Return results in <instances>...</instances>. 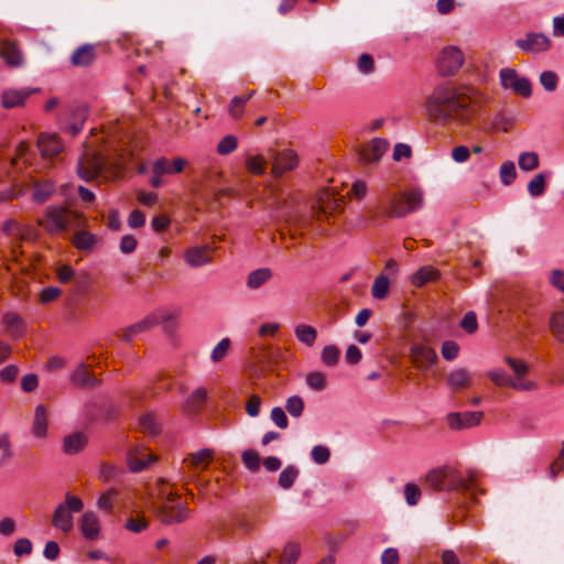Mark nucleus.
Returning a JSON list of instances; mask_svg holds the SVG:
<instances>
[{
  "instance_id": "obj_1",
  "label": "nucleus",
  "mask_w": 564,
  "mask_h": 564,
  "mask_svg": "<svg viewBox=\"0 0 564 564\" xmlns=\"http://www.w3.org/2000/svg\"><path fill=\"white\" fill-rule=\"evenodd\" d=\"M481 102L482 94L473 86L438 85L426 98L425 111L436 124L460 127L470 122Z\"/></svg>"
},
{
  "instance_id": "obj_2",
  "label": "nucleus",
  "mask_w": 564,
  "mask_h": 564,
  "mask_svg": "<svg viewBox=\"0 0 564 564\" xmlns=\"http://www.w3.org/2000/svg\"><path fill=\"white\" fill-rule=\"evenodd\" d=\"M477 473L468 469L466 476L448 466L430 470L425 476L426 484L436 490H474Z\"/></svg>"
},
{
  "instance_id": "obj_3",
  "label": "nucleus",
  "mask_w": 564,
  "mask_h": 564,
  "mask_svg": "<svg viewBox=\"0 0 564 564\" xmlns=\"http://www.w3.org/2000/svg\"><path fill=\"white\" fill-rule=\"evenodd\" d=\"M380 204L389 217L400 218L422 208L423 194L419 189H410L399 195L382 196Z\"/></svg>"
},
{
  "instance_id": "obj_4",
  "label": "nucleus",
  "mask_w": 564,
  "mask_h": 564,
  "mask_svg": "<svg viewBox=\"0 0 564 564\" xmlns=\"http://www.w3.org/2000/svg\"><path fill=\"white\" fill-rule=\"evenodd\" d=\"M84 508L82 499L66 494L65 500L58 503L53 512L52 525L63 533H69L74 528V513Z\"/></svg>"
},
{
  "instance_id": "obj_5",
  "label": "nucleus",
  "mask_w": 564,
  "mask_h": 564,
  "mask_svg": "<svg viewBox=\"0 0 564 564\" xmlns=\"http://www.w3.org/2000/svg\"><path fill=\"white\" fill-rule=\"evenodd\" d=\"M161 506H160V518L165 524H174L183 522L188 514L186 507L180 501L177 495L173 491H169L165 488H161L159 491Z\"/></svg>"
},
{
  "instance_id": "obj_6",
  "label": "nucleus",
  "mask_w": 564,
  "mask_h": 564,
  "mask_svg": "<svg viewBox=\"0 0 564 564\" xmlns=\"http://www.w3.org/2000/svg\"><path fill=\"white\" fill-rule=\"evenodd\" d=\"M464 62L463 51L458 46L447 45L442 48L436 58V69L441 76H454L459 72Z\"/></svg>"
},
{
  "instance_id": "obj_7",
  "label": "nucleus",
  "mask_w": 564,
  "mask_h": 564,
  "mask_svg": "<svg viewBox=\"0 0 564 564\" xmlns=\"http://www.w3.org/2000/svg\"><path fill=\"white\" fill-rule=\"evenodd\" d=\"M505 361L513 372V377H510L509 388L517 391H533L536 389V383L527 378L529 366L524 361L508 356L505 357Z\"/></svg>"
},
{
  "instance_id": "obj_8",
  "label": "nucleus",
  "mask_w": 564,
  "mask_h": 564,
  "mask_svg": "<svg viewBox=\"0 0 564 564\" xmlns=\"http://www.w3.org/2000/svg\"><path fill=\"white\" fill-rule=\"evenodd\" d=\"M500 85L503 89L529 97L531 95V84L528 78L520 76L514 68L505 67L499 70Z\"/></svg>"
},
{
  "instance_id": "obj_9",
  "label": "nucleus",
  "mask_w": 564,
  "mask_h": 564,
  "mask_svg": "<svg viewBox=\"0 0 564 564\" xmlns=\"http://www.w3.org/2000/svg\"><path fill=\"white\" fill-rule=\"evenodd\" d=\"M106 166L104 159L95 151L88 149L79 159L77 172L80 178L88 182L100 175Z\"/></svg>"
},
{
  "instance_id": "obj_10",
  "label": "nucleus",
  "mask_w": 564,
  "mask_h": 564,
  "mask_svg": "<svg viewBox=\"0 0 564 564\" xmlns=\"http://www.w3.org/2000/svg\"><path fill=\"white\" fill-rule=\"evenodd\" d=\"M69 213L66 208L59 206H48L44 218L39 224L50 234H58L67 229L69 224Z\"/></svg>"
},
{
  "instance_id": "obj_11",
  "label": "nucleus",
  "mask_w": 564,
  "mask_h": 564,
  "mask_svg": "<svg viewBox=\"0 0 564 564\" xmlns=\"http://www.w3.org/2000/svg\"><path fill=\"white\" fill-rule=\"evenodd\" d=\"M186 163V160L182 158H176L173 161H169L166 158L158 159L152 165V177L150 180L151 185L156 188L162 186L163 175L181 173Z\"/></svg>"
},
{
  "instance_id": "obj_12",
  "label": "nucleus",
  "mask_w": 564,
  "mask_h": 564,
  "mask_svg": "<svg viewBox=\"0 0 564 564\" xmlns=\"http://www.w3.org/2000/svg\"><path fill=\"white\" fill-rule=\"evenodd\" d=\"M269 159L272 163L271 173L274 177L282 176L285 172L292 171L299 164L296 153L290 149L282 150L281 152L270 151Z\"/></svg>"
},
{
  "instance_id": "obj_13",
  "label": "nucleus",
  "mask_w": 564,
  "mask_h": 564,
  "mask_svg": "<svg viewBox=\"0 0 564 564\" xmlns=\"http://www.w3.org/2000/svg\"><path fill=\"white\" fill-rule=\"evenodd\" d=\"M516 45L525 53L539 54L550 48L551 41L544 33L528 32L523 37L516 40Z\"/></svg>"
},
{
  "instance_id": "obj_14",
  "label": "nucleus",
  "mask_w": 564,
  "mask_h": 564,
  "mask_svg": "<svg viewBox=\"0 0 564 564\" xmlns=\"http://www.w3.org/2000/svg\"><path fill=\"white\" fill-rule=\"evenodd\" d=\"M482 416L481 411L452 412L446 415V422L451 430L460 431L478 426Z\"/></svg>"
},
{
  "instance_id": "obj_15",
  "label": "nucleus",
  "mask_w": 564,
  "mask_h": 564,
  "mask_svg": "<svg viewBox=\"0 0 564 564\" xmlns=\"http://www.w3.org/2000/svg\"><path fill=\"white\" fill-rule=\"evenodd\" d=\"M412 362L420 370H426L437 361L436 351L424 344H413L410 348Z\"/></svg>"
},
{
  "instance_id": "obj_16",
  "label": "nucleus",
  "mask_w": 564,
  "mask_h": 564,
  "mask_svg": "<svg viewBox=\"0 0 564 564\" xmlns=\"http://www.w3.org/2000/svg\"><path fill=\"white\" fill-rule=\"evenodd\" d=\"M37 148L43 159L51 160L63 151V144L56 133H41L37 139Z\"/></svg>"
},
{
  "instance_id": "obj_17",
  "label": "nucleus",
  "mask_w": 564,
  "mask_h": 564,
  "mask_svg": "<svg viewBox=\"0 0 564 564\" xmlns=\"http://www.w3.org/2000/svg\"><path fill=\"white\" fill-rule=\"evenodd\" d=\"M37 89L33 88H7L1 94V106L6 109H12L23 106L25 100Z\"/></svg>"
},
{
  "instance_id": "obj_18",
  "label": "nucleus",
  "mask_w": 564,
  "mask_h": 564,
  "mask_svg": "<svg viewBox=\"0 0 564 564\" xmlns=\"http://www.w3.org/2000/svg\"><path fill=\"white\" fill-rule=\"evenodd\" d=\"M79 530L86 540H97L101 530L98 516L94 511L84 512L79 519Z\"/></svg>"
},
{
  "instance_id": "obj_19",
  "label": "nucleus",
  "mask_w": 564,
  "mask_h": 564,
  "mask_svg": "<svg viewBox=\"0 0 564 564\" xmlns=\"http://www.w3.org/2000/svg\"><path fill=\"white\" fill-rule=\"evenodd\" d=\"M128 464L132 471H141L155 460V457L143 446H135L128 453Z\"/></svg>"
},
{
  "instance_id": "obj_20",
  "label": "nucleus",
  "mask_w": 564,
  "mask_h": 564,
  "mask_svg": "<svg viewBox=\"0 0 564 564\" xmlns=\"http://www.w3.org/2000/svg\"><path fill=\"white\" fill-rule=\"evenodd\" d=\"M155 315L153 312L148 314L144 318L140 319L139 322L126 327L122 330L121 339L124 341H131L134 339L139 334L148 332L149 329L153 328L158 325Z\"/></svg>"
},
{
  "instance_id": "obj_21",
  "label": "nucleus",
  "mask_w": 564,
  "mask_h": 564,
  "mask_svg": "<svg viewBox=\"0 0 564 564\" xmlns=\"http://www.w3.org/2000/svg\"><path fill=\"white\" fill-rule=\"evenodd\" d=\"M471 382L473 375L466 368H455L446 377V383L454 392L469 388Z\"/></svg>"
},
{
  "instance_id": "obj_22",
  "label": "nucleus",
  "mask_w": 564,
  "mask_h": 564,
  "mask_svg": "<svg viewBox=\"0 0 564 564\" xmlns=\"http://www.w3.org/2000/svg\"><path fill=\"white\" fill-rule=\"evenodd\" d=\"M388 149L389 143L386 140L380 138L372 139L361 153L362 160L367 163H376L382 158Z\"/></svg>"
},
{
  "instance_id": "obj_23",
  "label": "nucleus",
  "mask_w": 564,
  "mask_h": 564,
  "mask_svg": "<svg viewBox=\"0 0 564 564\" xmlns=\"http://www.w3.org/2000/svg\"><path fill=\"white\" fill-rule=\"evenodd\" d=\"M96 56L95 46L93 44H84L73 52L70 63L76 67H87L94 63Z\"/></svg>"
},
{
  "instance_id": "obj_24",
  "label": "nucleus",
  "mask_w": 564,
  "mask_h": 564,
  "mask_svg": "<svg viewBox=\"0 0 564 564\" xmlns=\"http://www.w3.org/2000/svg\"><path fill=\"white\" fill-rule=\"evenodd\" d=\"M186 263L192 268L203 267L208 264L212 259L209 256V247H191L184 253Z\"/></svg>"
},
{
  "instance_id": "obj_25",
  "label": "nucleus",
  "mask_w": 564,
  "mask_h": 564,
  "mask_svg": "<svg viewBox=\"0 0 564 564\" xmlns=\"http://www.w3.org/2000/svg\"><path fill=\"white\" fill-rule=\"evenodd\" d=\"M2 229L7 235L17 237L21 240H33L36 237V231L33 227L21 225L13 219L7 220L3 224Z\"/></svg>"
},
{
  "instance_id": "obj_26",
  "label": "nucleus",
  "mask_w": 564,
  "mask_h": 564,
  "mask_svg": "<svg viewBox=\"0 0 564 564\" xmlns=\"http://www.w3.org/2000/svg\"><path fill=\"white\" fill-rule=\"evenodd\" d=\"M214 452L209 448H203L195 453H191L184 458L183 464H187L193 470H204L208 467L213 459Z\"/></svg>"
},
{
  "instance_id": "obj_27",
  "label": "nucleus",
  "mask_w": 564,
  "mask_h": 564,
  "mask_svg": "<svg viewBox=\"0 0 564 564\" xmlns=\"http://www.w3.org/2000/svg\"><path fill=\"white\" fill-rule=\"evenodd\" d=\"M1 56L10 67H19L23 64V56L19 47L10 42L3 41L0 47Z\"/></svg>"
},
{
  "instance_id": "obj_28",
  "label": "nucleus",
  "mask_w": 564,
  "mask_h": 564,
  "mask_svg": "<svg viewBox=\"0 0 564 564\" xmlns=\"http://www.w3.org/2000/svg\"><path fill=\"white\" fill-rule=\"evenodd\" d=\"M47 411L44 405L39 404L35 408L33 423H32V433L36 437H44L47 433Z\"/></svg>"
},
{
  "instance_id": "obj_29",
  "label": "nucleus",
  "mask_w": 564,
  "mask_h": 564,
  "mask_svg": "<svg viewBox=\"0 0 564 564\" xmlns=\"http://www.w3.org/2000/svg\"><path fill=\"white\" fill-rule=\"evenodd\" d=\"M87 443V438L83 433H73L64 438V452L68 455H74L80 452Z\"/></svg>"
},
{
  "instance_id": "obj_30",
  "label": "nucleus",
  "mask_w": 564,
  "mask_h": 564,
  "mask_svg": "<svg viewBox=\"0 0 564 564\" xmlns=\"http://www.w3.org/2000/svg\"><path fill=\"white\" fill-rule=\"evenodd\" d=\"M549 328L555 339L564 344V310L556 311L551 314Z\"/></svg>"
},
{
  "instance_id": "obj_31",
  "label": "nucleus",
  "mask_w": 564,
  "mask_h": 564,
  "mask_svg": "<svg viewBox=\"0 0 564 564\" xmlns=\"http://www.w3.org/2000/svg\"><path fill=\"white\" fill-rule=\"evenodd\" d=\"M272 278V271L269 268H260L251 271L247 278V285L250 289H259Z\"/></svg>"
},
{
  "instance_id": "obj_32",
  "label": "nucleus",
  "mask_w": 564,
  "mask_h": 564,
  "mask_svg": "<svg viewBox=\"0 0 564 564\" xmlns=\"http://www.w3.org/2000/svg\"><path fill=\"white\" fill-rule=\"evenodd\" d=\"M74 246L80 251H91L97 243V237L88 231L79 230L73 238Z\"/></svg>"
},
{
  "instance_id": "obj_33",
  "label": "nucleus",
  "mask_w": 564,
  "mask_h": 564,
  "mask_svg": "<svg viewBox=\"0 0 564 564\" xmlns=\"http://www.w3.org/2000/svg\"><path fill=\"white\" fill-rule=\"evenodd\" d=\"M294 334L300 343L308 347H312L317 338L316 329L313 326L306 324H299L295 326Z\"/></svg>"
},
{
  "instance_id": "obj_34",
  "label": "nucleus",
  "mask_w": 564,
  "mask_h": 564,
  "mask_svg": "<svg viewBox=\"0 0 564 564\" xmlns=\"http://www.w3.org/2000/svg\"><path fill=\"white\" fill-rule=\"evenodd\" d=\"M54 184L51 181L37 182L34 184L32 198L35 203L46 202L54 192Z\"/></svg>"
},
{
  "instance_id": "obj_35",
  "label": "nucleus",
  "mask_w": 564,
  "mask_h": 564,
  "mask_svg": "<svg viewBox=\"0 0 564 564\" xmlns=\"http://www.w3.org/2000/svg\"><path fill=\"white\" fill-rule=\"evenodd\" d=\"M438 272L432 267L420 268L411 278V282L415 286H422L425 283L436 280Z\"/></svg>"
},
{
  "instance_id": "obj_36",
  "label": "nucleus",
  "mask_w": 564,
  "mask_h": 564,
  "mask_svg": "<svg viewBox=\"0 0 564 564\" xmlns=\"http://www.w3.org/2000/svg\"><path fill=\"white\" fill-rule=\"evenodd\" d=\"M540 159L536 152L528 151L519 154L518 164L521 171L531 172L539 166Z\"/></svg>"
},
{
  "instance_id": "obj_37",
  "label": "nucleus",
  "mask_w": 564,
  "mask_h": 564,
  "mask_svg": "<svg viewBox=\"0 0 564 564\" xmlns=\"http://www.w3.org/2000/svg\"><path fill=\"white\" fill-rule=\"evenodd\" d=\"M2 324L6 329L14 336H18L22 333L23 323L21 317L12 312L6 313L2 317Z\"/></svg>"
},
{
  "instance_id": "obj_38",
  "label": "nucleus",
  "mask_w": 564,
  "mask_h": 564,
  "mask_svg": "<svg viewBox=\"0 0 564 564\" xmlns=\"http://www.w3.org/2000/svg\"><path fill=\"white\" fill-rule=\"evenodd\" d=\"M300 554V544L293 541L288 542L283 549L280 564H295Z\"/></svg>"
},
{
  "instance_id": "obj_39",
  "label": "nucleus",
  "mask_w": 564,
  "mask_h": 564,
  "mask_svg": "<svg viewBox=\"0 0 564 564\" xmlns=\"http://www.w3.org/2000/svg\"><path fill=\"white\" fill-rule=\"evenodd\" d=\"M390 282L383 274L378 275L371 288V295L377 300H383L389 292Z\"/></svg>"
},
{
  "instance_id": "obj_40",
  "label": "nucleus",
  "mask_w": 564,
  "mask_h": 564,
  "mask_svg": "<svg viewBox=\"0 0 564 564\" xmlns=\"http://www.w3.org/2000/svg\"><path fill=\"white\" fill-rule=\"evenodd\" d=\"M545 185H546V182H545V176L543 173H539V174H535L528 183V193L532 196V197H538V196H541L543 195V193L545 192Z\"/></svg>"
},
{
  "instance_id": "obj_41",
  "label": "nucleus",
  "mask_w": 564,
  "mask_h": 564,
  "mask_svg": "<svg viewBox=\"0 0 564 564\" xmlns=\"http://www.w3.org/2000/svg\"><path fill=\"white\" fill-rule=\"evenodd\" d=\"M299 476V470L294 466H286L279 475V485L283 489H289Z\"/></svg>"
},
{
  "instance_id": "obj_42",
  "label": "nucleus",
  "mask_w": 564,
  "mask_h": 564,
  "mask_svg": "<svg viewBox=\"0 0 564 564\" xmlns=\"http://www.w3.org/2000/svg\"><path fill=\"white\" fill-rule=\"evenodd\" d=\"M207 392L204 388L195 389L192 394L188 397L185 408L188 411L197 410L206 400Z\"/></svg>"
},
{
  "instance_id": "obj_43",
  "label": "nucleus",
  "mask_w": 564,
  "mask_h": 564,
  "mask_svg": "<svg viewBox=\"0 0 564 564\" xmlns=\"http://www.w3.org/2000/svg\"><path fill=\"white\" fill-rule=\"evenodd\" d=\"M500 180L503 185H510L517 177L516 165L512 161H506L501 164L499 171Z\"/></svg>"
},
{
  "instance_id": "obj_44",
  "label": "nucleus",
  "mask_w": 564,
  "mask_h": 564,
  "mask_svg": "<svg viewBox=\"0 0 564 564\" xmlns=\"http://www.w3.org/2000/svg\"><path fill=\"white\" fill-rule=\"evenodd\" d=\"M72 381L77 386L94 384V378L87 371L84 365H79L72 375Z\"/></svg>"
},
{
  "instance_id": "obj_45",
  "label": "nucleus",
  "mask_w": 564,
  "mask_h": 564,
  "mask_svg": "<svg viewBox=\"0 0 564 564\" xmlns=\"http://www.w3.org/2000/svg\"><path fill=\"white\" fill-rule=\"evenodd\" d=\"M285 410L293 417H300L304 411V401L299 395H292L286 400Z\"/></svg>"
},
{
  "instance_id": "obj_46",
  "label": "nucleus",
  "mask_w": 564,
  "mask_h": 564,
  "mask_svg": "<svg viewBox=\"0 0 564 564\" xmlns=\"http://www.w3.org/2000/svg\"><path fill=\"white\" fill-rule=\"evenodd\" d=\"M265 159L262 155H252L247 158L246 166L251 174L263 175L264 174Z\"/></svg>"
},
{
  "instance_id": "obj_47",
  "label": "nucleus",
  "mask_w": 564,
  "mask_h": 564,
  "mask_svg": "<svg viewBox=\"0 0 564 564\" xmlns=\"http://www.w3.org/2000/svg\"><path fill=\"white\" fill-rule=\"evenodd\" d=\"M340 356L339 349L335 345H327L322 350V361L328 366L333 367L338 362Z\"/></svg>"
},
{
  "instance_id": "obj_48",
  "label": "nucleus",
  "mask_w": 564,
  "mask_h": 564,
  "mask_svg": "<svg viewBox=\"0 0 564 564\" xmlns=\"http://www.w3.org/2000/svg\"><path fill=\"white\" fill-rule=\"evenodd\" d=\"M237 145H238L237 138L232 134H228V135L224 137L217 144V152L220 155H228L237 149Z\"/></svg>"
},
{
  "instance_id": "obj_49",
  "label": "nucleus",
  "mask_w": 564,
  "mask_h": 564,
  "mask_svg": "<svg viewBox=\"0 0 564 564\" xmlns=\"http://www.w3.org/2000/svg\"><path fill=\"white\" fill-rule=\"evenodd\" d=\"M86 108H78L74 112L75 122L70 123L65 128L72 135H76L83 129L84 121L86 119Z\"/></svg>"
},
{
  "instance_id": "obj_50",
  "label": "nucleus",
  "mask_w": 564,
  "mask_h": 564,
  "mask_svg": "<svg viewBox=\"0 0 564 564\" xmlns=\"http://www.w3.org/2000/svg\"><path fill=\"white\" fill-rule=\"evenodd\" d=\"M117 497V491L113 489H109L104 492L97 500V507L106 512H110L113 508L115 500Z\"/></svg>"
},
{
  "instance_id": "obj_51",
  "label": "nucleus",
  "mask_w": 564,
  "mask_h": 564,
  "mask_svg": "<svg viewBox=\"0 0 564 564\" xmlns=\"http://www.w3.org/2000/svg\"><path fill=\"white\" fill-rule=\"evenodd\" d=\"M306 384L315 391H321L326 386V377L321 371H313L306 376Z\"/></svg>"
},
{
  "instance_id": "obj_52",
  "label": "nucleus",
  "mask_w": 564,
  "mask_h": 564,
  "mask_svg": "<svg viewBox=\"0 0 564 564\" xmlns=\"http://www.w3.org/2000/svg\"><path fill=\"white\" fill-rule=\"evenodd\" d=\"M242 463L250 471H257L260 468L259 454L253 449H247L241 455Z\"/></svg>"
},
{
  "instance_id": "obj_53",
  "label": "nucleus",
  "mask_w": 564,
  "mask_h": 564,
  "mask_svg": "<svg viewBox=\"0 0 564 564\" xmlns=\"http://www.w3.org/2000/svg\"><path fill=\"white\" fill-rule=\"evenodd\" d=\"M488 378L498 387H509L510 376L503 369L495 368L487 372Z\"/></svg>"
},
{
  "instance_id": "obj_54",
  "label": "nucleus",
  "mask_w": 564,
  "mask_h": 564,
  "mask_svg": "<svg viewBox=\"0 0 564 564\" xmlns=\"http://www.w3.org/2000/svg\"><path fill=\"white\" fill-rule=\"evenodd\" d=\"M404 498L409 506L417 505L421 499L420 488L413 482H408L404 486Z\"/></svg>"
},
{
  "instance_id": "obj_55",
  "label": "nucleus",
  "mask_w": 564,
  "mask_h": 564,
  "mask_svg": "<svg viewBox=\"0 0 564 564\" xmlns=\"http://www.w3.org/2000/svg\"><path fill=\"white\" fill-rule=\"evenodd\" d=\"M230 348L229 338H223L212 350L210 358L214 362H218L226 357Z\"/></svg>"
},
{
  "instance_id": "obj_56",
  "label": "nucleus",
  "mask_w": 564,
  "mask_h": 564,
  "mask_svg": "<svg viewBox=\"0 0 564 564\" xmlns=\"http://www.w3.org/2000/svg\"><path fill=\"white\" fill-rule=\"evenodd\" d=\"M557 75L552 70H544L540 75V83L547 91H554L557 87Z\"/></svg>"
},
{
  "instance_id": "obj_57",
  "label": "nucleus",
  "mask_w": 564,
  "mask_h": 564,
  "mask_svg": "<svg viewBox=\"0 0 564 564\" xmlns=\"http://www.w3.org/2000/svg\"><path fill=\"white\" fill-rule=\"evenodd\" d=\"M153 314L155 315V319L158 325L163 322H169L175 319L180 315L178 308H156L153 311Z\"/></svg>"
},
{
  "instance_id": "obj_58",
  "label": "nucleus",
  "mask_w": 564,
  "mask_h": 564,
  "mask_svg": "<svg viewBox=\"0 0 564 564\" xmlns=\"http://www.w3.org/2000/svg\"><path fill=\"white\" fill-rule=\"evenodd\" d=\"M270 417L272 420V422L279 427V429H286L288 425H289V420H288V416L285 414V411L280 408V406H274L272 410H271V414H270Z\"/></svg>"
},
{
  "instance_id": "obj_59",
  "label": "nucleus",
  "mask_w": 564,
  "mask_h": 564,
  "mask_svg": "<svg viewBox=\"0 0 564 564\" xmlns=\"http://www.w3.org/2000/svg\"><path fill=\"white\" fill-rule=\"evenodd\" d=\"M311 455L316 464L323 465L328 462L330 452L326 446L316 445L312 448Z\"/></svg>"
},
{
  "instance_id": "obj_60",
  "label": "nucleus",
  "mask_w": 564,
  "mask_h": 564,
  "mask_svg": "<svg viewBox=\"0 0 564 564\" xmlns=\"http://www.w3.org/2000/svg\"><path fill=\"white\" fill-rule=\"evenodd\" d=\"M460 326L468 334L475 333L478 327L476 314L473 311L467 312L460 322Z\"/></svg>"
},
{
  "instance_id": "obj_61",
  "label": "nucleus",
  "mask_w": 564,
  "mask_h": 564,
  "mask_svg": "<svg viewBox=\"0 0 564 564\" xmlns=\"http://www.w3.org/2000/svg\"><path fill=\"white\" fill-rule=\"evenodd\" d=\"M442 356L444 359L451 361L458 356L459 347L453 340H446L442 345Z\"/></svg>"
},
{
  "instance_id": "obj_62",
  "label": "nucleus",
  "mask_w": 564,
  "mask_h": 564,
  "mask_svg": "<svg viewBox=\"0 0 564 564\" xmlns=\"http://www.w3.org/2000/svg\"><path fill=\"white\" fill-rule=\"evenodd\" d=\"M142 430L149 434H156L159 431L155 417L152 414H145L140 420Z\"/></svg>"
},
{
  "instance_id": "obj_63",
  "label": "nucleus",
  "mask_w": 564,
  "mask_h": 564,
  "mask_svg": "<svg viewBox=\"0 0 564 564\" xmlns=\"http://www.w3.org/2000/svg\"><path fill=\"white\" fill-rule=\"evenodd\" d=\"M549 282L552 286L564 293V271L560 269L552 270Z\"/></svg>"
},
{
  "instance_id": "obj_64",
  "label": "nucleus",
  "mask_w": 564,
  "mask_h": 564,
  "mask_svg": "<svg viewBox=\"0 0 564 564\" xmlns=\"http://www.w3.org/2000/svg\"><path fill=\"white\" fill-rule=\"evenodd\" d=\"M381 564H399V552L395 547H388L381 554Z\"/></svg>"
}]
</instances>
